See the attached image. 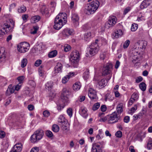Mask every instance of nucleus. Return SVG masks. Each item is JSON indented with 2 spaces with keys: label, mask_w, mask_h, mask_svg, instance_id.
Here are the masks:
<instances>
[{
  "label": "nucleus",
  "mask_w": 152,
  "mask_h": 152,
  "mask_svg": "<svg viewBox=\"0 0 152 152\" xmlns=\"http://www.w3.org/2000/svg\"><path fill=\"white\" fill-rule=\"evenodd\" d=\"M89 70L87 69L83 75V77L85 80H86L88 78L89 76Z\"/></svg>",
  "instance_id": "nucleus-37"
},
{
  "label": "nucleus",
  "mask_w": 152,
  "mask_h": 152,
  "mask_svg": "<svg viewBox=\"0 0 152 152\" xmlns=\"http://www.w3.org/2000/svg\"><path fill=\"white\" fill-rule=\"evenodd\" d=\"M26 9L25 6H23L18 9V11L19 13H23L26 11Z\"/></svg>",
  "instance_id": "nucleus-41"
},
{
  "label": "nucleus",
  "mask_w": 152,
  "mask_h": 152,
  "mask_svg": "<svg viewBox=\"0 0 152 152\" xmlns=\"http://www.w3.org/2000/svg\"><path fill=\"white\" fill-rule=\"evenodd\" d=\"M145 18L143 16H141V17H137V20L139 22L141 21L144 20Z\"/></svg>",
  "instance_id": "nucleus-63"
},
{
  "label": "nucleus",
  "mask_w": 152,
  "mask_h": 152,
  "mask_svg": "<svg viewBox=\"0 0 152 152\" xmlns=\"http://www.w3.org/2000/svg\"><path fill=\"white\" fill-rule=\"evenodd\" d=\"M53 85V83L52 82H48L45 84V88L48 90H50L52 88Z\"/></svg>",
  "instance_id": "nucleus-30"
},
{
  "label": "nucleus",
  "mask_w": 152,
  "mask_h": 152,
  "mask_svg": "<svg viewBox=\"0 0 152 152\" xmlns=\"http://www.w3.org/2000/svg\"><path fill=\"white\" fill-rule=\"evenodd\" d=\"M132 53L133 56H132L133 61H136L140 57V52L137 51L135 50L133 51Z\"/></svg>",
  "instance_id": "nucleus-20"
},
{
  "label": "nucleus",
  "mask_w": 152,
  "mask_h": 152,
  "mask_svg": "<svg viewBox=\"0 0 152 152\" xmlns=\"http://www.w3.org/2000/svg\"><path fill=\"white\" fill-rule=\"evenodd\" d=\"M90 3L88 4L85 8V12L88 15L93 14L97 10Z\"/></svg>",
  "instance_id": "nucleus-13"
},
{
  "label": "nucleus",
  "mask_w": 152,
  "mask_h": 152,
  "mask_svg": "<svg viewBox=\"0 0 152 152\" xmlns=\"http://www.w3.org/2000/svg\"><path fill=\"white\" fill-rule=\"evenodd\" d=\"M136 101L134 99L132 98H131L129 101V105L131 106V105L134 103V102Z\"/></svg>",
  "instance_id": "nucleus-61"
},
{
  "label": "nucleus",
  "mask_w": 152,
  "mask_h": 152,
  "mask_svg": "<svg viewBox=\"0 0 152 152\" xmlns=\"http://www.w3.org/2000/svg\"><path fill=\"white\" fill-rule=\"evenodd\" d=\"M88 95L91 99H96L97 96L96 91L92 88H90L89 90Z\"/></svg>",
  "instance_id": "nucleus-17"
},
{
  "label": "nucleus",
  "mask_w": 152,
  "mask_h": 152,
  "mask_svg": "<svg viewBox=\"0 0 152 152\" xmlns=\"http://www.w3.org/2000/svg\"><path fill=\"white\" fill-rule=\"evenodd\" d=\"M45 134L49 137H51L53 135L52 132L49 130L46 131L45 132Z\"/></svg>",
  "instance_id": "nucleus-48"
},
{
  "label": "nucleus",
  "mask_w": 152,
  "mask_h": 152,
  "mask_svg": "<svg viewBox=\"0 0 152 152\" xmlns=\"http://www.w3.org/2000/svg\"><path fill=\"white\" fill-rule=\"evenodd\" d=\"M67 22L66 14L63 13H59L55 18L53 28H61Z\"/></svg>",
  "instance_id": "nucleus-1"
},
{
  "label": "nucleus",
  "mask_w": 152,
  "mask_h": 152,
  "mask_svg": "<svg viewBox=\"0 0 152 152\" xmlns=\"http://www.w3.org/2000/svg\"><path fill=\"white\" fill-rule=\"evenodd\" d=\"M100 104L99 102H97L92 107V110L95 111L97 110L100 107Z\"/></svg>",
  "instance_id": "nucleus-42"
},
{
  "label": "nucleus",
  "mask_w": 152,
  "mask_h": 152,
  "mask_svg": "<svg viewBox=\"0 0 152 152\" xmlns=\"http://www.w3.org/2000/svg\"><path fill=\"white\" fill-rule=\"evenodd\" d=\"M131 97L137 101L138 98V96L136 93H134L131 96Z\"/></svg>",
  "instance_id": "nucleus-54"
},
{
  "label": "nucleus",
  "mask_w": 152,
  "mask_h": 152,
  "mask_svg": "<svg viewBox=\"0 0 152 152\" xmlns=\"http://www.w3.org/2000/svg\"><path fill=\"white\" fill-rule=\"evenodd\" d=\"M29 47V44L27 42H24L19 43L17 45V49L19 52L24 53L28 51Z\"/></svg>",
  "instance_id": "nucleus-7"
},
{
  "label": "nucleus",
  "mask_w": 152,
  "mask_h": 152,
  "mask_svg": "<svg viewBox=\"0 0 152 152\" xmlns=\"http://www.w3.org/2000/svg\"><path fill=\"white\" fill-rule=\"evenodd\" d=\"M8 30L6 29H0V36L4 35L6 33L8 32Z\"/></svg>",
  "instance_id": "nucleus-46"
},
{
  "label": "nucleus",
  "mask_w": 152,
  "mask_h": 152,
  "mask_svg": "<svg viewBox=\"0 0 152 152\" xmlns=\"http://www.w3.org/2000/svg\"><path fill=\"white\" fill-rule=\"evenodd\" d=\"M117 21V18L115 16H111L108 19V23L106 24V28H107V26L108 28H111L116 23Z\"/></svg>",
  "instance_id": "nucleus-10"
},
{
  "label": "nucleus",
  "mask_w": 152,
  "mask_h": 152,
  "mask_svg": "<svg viewBox=\"0 0 152 152\" xmlns=\"http://www.w3.org/2000/svg\"><path fill=\"white\" fill-rule=\"evenodd\" d=\"M140 88L143 91H144L146 90V84L143 83H141L139 85Z\"/></svg>",
  "instance_id": "nucleus-36"
},
{
  "label": "nucleus",
  "mask_w": 152,
  "mask_h": 152,
  "mask_svg": "<svg viewBox=\"0 0 152 152\" xmlns=\"http://www.w3.org/2000/svg\"><path fill=\"white\" fill-rule=\"evenodd\" d=\"M136 46L139 45L140 48L145 49L146 46L147 45V42L145 41H138L135 44Z\"/></svg>",
  "instance_id": "nucleus-21"
},
{
  "label": "nucleus",
  "mask_w": 152,
  "mask_h": 152,
  "mask_svg": "<svg viewBox=\"0 0 152 152\" xmlns=\"http://www.w3.org/2000/svg\"><path fill=\"white\" fill-rule=\"evenodd\" d=\"M15 88L14 87H12V85H10L6 91V94L7 96H9L12 94L14 93L15 91Z\"/></svg>",
  "instance_id": "nucleus-23"
},
{
  "label": "nucleus",
  "mask_w": 152,
  "mask_h": 152,
  "mask_svg": "<svg viewBox=\"0 0 152 152\" xmlns=\"http://www.w3.org/2000/svg\"><path fill=\"white\" fill-rule=\"evenodd\" d=\"M39 75L40 76L42 77L44 76V71L42 69H40L38 70Z\"/></svg>",
  "instance_id": "nucleus-59"
},
{
  "label": "nucleus",
  "mask_w": 152,
  "mask_h": 152,
  "mask_svg": "<svg viewBox=\"0 0 152 152\" xmlns=\"http://www.w3.org/2000/svg\"><path fill=\"white\" fill-rule=\"evenodd\" d=\"M111 67V65H106L103 69L102 75L105 76L110 74L111 72L110 69Z\"/></svg>",
  "instance_id": "nucleus-18"
},
{
  "label": "nucleus",
  "mask_w": 152,
  "mask_h": 152,
  "mask_svg": "<svg viewBox=\"0 0 152 152\" xmlns=\"http://www.w3.org/2000/svg\"><path fill=\"white\" fill-rule=\"evenodd\" d=\"M22 85L21 84H18L17 85L15 86L14 88L15 90L18 91H19L21 88Z\"/></svg>",
  "instance_id": "nucleus-56"
},
{
  "label": "nucleus",
  "mask_w": 152,
  "mask_h": 152,
  "mask_svg": "<svg viewBox=\"0 0 152 152\" xmlns=\"http://www.w3.org/2000/svg\"><path fill=\"white\" fill-rule=\"evenodd\" d=\"M46 48V46L45 44L42 43H40L39 46V51H42L45 50Z\"/></svg>",
  "instance_id": "nucleus-39"
},
{
  "label": "nucleus",
  "mask_w": 152,
  "mask_h": 152,
  "mask_svg": "<svg viewBox=\"0 0 152 152\" xmlns=\"http://www.w3.org/2000/svg\"><path fill=\"white\" fill-rule=\"evenodd\" d=\"M100 121H103V122H105L106 121H107L108 122V123H109V118H108V115L100 119Z\"/></svg>",
  "instance_id": "nucleus-53"
},
{
  "label": "nucleus",
  "mask_w": 152,
  "mask_h": 152,
  "mask_svg": "<svg viewBox=\"0 0 152 152\" xmlns=\"http://www.w3.org/2000/svg\"><path fill=\"white\" fill-rule=\"evenodd\" d=\"M27 60L26 58H23L21 60V66L22 68H24L26 66L27 64Z\"/></svg>",
  "instance_id": "nucleus-34"
},
{
  "label": "nucleus",
  "mask_w": 152,
  "mask_h": 152,
  "mask_svg": "<svg viewBox=\"0 0 152 152\" xmlns=\"http://www.w3.org/2000/svg\"><path fill=\"white\" fill-rule=\"evenodd\" d=\"M81 87V83L78 82L75 83L73 86V89L75 91H78Z\"/></svg>",
  "instance_id": "nucleus-28"
},
{
  "label": "nucleus",
  "mask_w": 152,
  "mask_h": 152,
  "mask_svg": "<svg viewBox=\"0 0 152 152\" xmlns=\"http://www.w3.org/2000/svg\"><path fill=\"white\" fill-rule=\"evenodd\" d=\"M42 63V61L41 60L39 59L36 61L34 63V65L36 66H38L41 64Z\"/></svg>",
  "instance_id": "nucleus-51"
},
{
  "label": "nucleus",
  "mask_w": 152,
  "mask_h": 152,
  "mask_svg": "<svg viewBox=\"0 0 152 152\" xmlns=\"http://www.w3.org/2000/svg\"><path fill=\"white\" fill-rule=\"evenodd\" d=\"M99 40H96L94 42L92 43L88 48V52L91 56H94L96 54L99 50V46L98 44Z\"/></svg>",
  "instance_id": "nucleus-4"
},
{
  "label": "nucleus",
  "mask_w": 152,
  "mask_h": 152,
  "mask_svg": "<svg viewBox=\"0 0 152 152\" xmlns=\"http://www.w3.org/2000/svg\"><path fill=\"white\" fill-rule=\"evenodd\" d=\"M91 32L88 31L84 34V39L86 41H89L91 38Z\"/></svg>",
  "instance_id": "nucleus-26"
},
{
  "label": "nucleus",
  "mask_w": 152,
  "mask_h": 152,
  "mask_svg": "<svg viewBox=\"0 0 152 152\" xmlns=\"http://www.w3.org/2000/svg\"><path fill=\"white\" fill-rule=\"evenodd\" d=\"M71 19L72 22L75 26V27H77L79 24V17L78 15L76 13L72 14L71 17Z\"/></svg>",
  "instance_id": "nucleus-15"
},
{
  "label": "nucleus",
  "mask_w": 152,
  "mask_h": 152,
  "mask_svg": "<svg viewBox=\"0 0 152 152\" xmlns=\"http://www.w3.org/2000/svg\"><path fill=\"white\" fill-rule=\"evenodd\" d=\"M65 105H58L57 106V109L58 111H61L64 107Z\"/></svg>",
  "instance_id": "nucleus-58"
},
{
  "label": "nucleus",
  "mask_w": 152,
  "mask_h": 152,
  "mask_svg": "<svg viewBox=\"0 0 152 152\" xmlns=\"http://www.w3.org/2000/svg\"><path fill=\"white\" fill-rule=\"evenodd\" d=\"M52 129L53 132H57L59 131V127L57 125L54 124L53 125Z\"/></svg>",
  "instance_id": "nucleus-35"
},
{
  "label": "nucleus",
  "mask_w": 152,
  "mask_h": 152,
  "mask_svg": "<svg viewBox=\"0 0 152 152\" xmlns=\"http://www.w3.org/2000/svg\"><path fill=\"white\" fill-rule=\"evenodd\" d=\"M147 148L148 150H151L152 149V138H149L148 140Z\"/></svg>",
  "instance_id": "nucleus-33"
},
{
  "label": "nucleus",
  "mask_w": 152,
  "mask_h": 152,
  "mask_svg": "<svg viewBox=\"0 0 152 152\" xmlns=\"http://www.w3.org/2000/svg\"><path fill=\"white\" fill-rule=\"evenodd\" d=\"M57 54V52L56 50H54L50 52L48 54V56L49 58H52L56 56Z\"/></svg>",
  "instance_id": "nucleus-31"
},
{
  "label": "nucleus",
  "mask_w": 152,
  "mask_h": 152,
  "mask_svg": "<svg viewBox=\"0 0 152 152\" xmlns=\"http://www.w3.org/2000/svg\"><path fill=\"white\" fill-rule=\"evenodd\" d=\"M5 136V133L4 132L2 131H0V138H4Z\"/></svg>",
  "instance_id": "nucleus-64"
},
{
  "label": "nucleus",
  "mask_w": 152,
  "mask_h": 152,
  "mask_svg": "<svg viewBox=\"0 0 152 152\" xmlns=\"http://www.w3.org/2000/svg\"><path fill=\"white\" fill-rule=\"evenodd\" d=\"M71 93L69 90L66 88H64L61 95V98L62 102L65 105L67 104L69 102V97Z\"/></svg>",
  "instance_id": "nucleus-5"
},
{
  "label": "nucleus",
  "mask_w": 152,
  "mask_h": 152,
  "mask_svg": "<svg viewBox=\"0 0 152 152\" xmlns=\"http://www.w3.org/2000/svg\"><path fill=\"white\" fill-rule=\"evenodd\" d=\"M44 132L42 130H38L35 132L30 137V141L31 143H35L38 142L42 137Z\"/></svg>",
  "instance_id": "nucleus-2"
},
{
  "label": "nucleus",
  "mask_w": 152,
  "mask_h": 152,
  "mask_svg": "<svg viewBox=\"0 0 152 152\" xmlns=\"http://www.w3.org/2000/svg\"><path fill=\"white\" fill-rule=\"evenodd\" d=\"M22 149V145L21 143L16 144L11 151L12 152H20Z\"/></svg>",
  "instance_id": "nucleus-16"
},
{
  "label": "nucleus",
  "mask_w": 152,
  "mask_h": 152,
  "mask_svg": "<svg viewBox=\"0 0 152 152\" xmlns=\"http://www.w3.org/2000/svg\"><path fill=\"white\" fill-rule=\"evenodd\" d=\"M75 75V73L73 72H70L66 76L69 79L70 78L72 77Z\"/></svg>",
  "instance_id": "nucleus-57"
},
{
  "label": "nucleus",
  "mask_w": 152,
  "mask_h": 152,
  "mask_svg": "<svg viewBox=\"0 0 152 152\" xmlns=\"http://www.w3.org/2000/svg\"><path fill=\"white\" fill-rule=\"evenodd\" d=\"M94 79L97 81V85L99 88H102L104 87L107 83V80L106 79H100L97 76H95Z\"/></svg>",
  "instance_id": "nucleus-9"
},
{
  "label": "nucleus",
  "mask_w": 152,
  "mask_h": 152,
  "mask_svg": "<svg viewBox=\"0 0 152 152\" xmlns=\"http://www.w3.org/2000/svg\"><path fill=\"white\" fill-rule=\"evenodd\" d=\"M39 148L37 147H35L31 148L30 152H38L39 151Z\"/></svg>",
  "instance_id": "nucleus-52"
},
{
  "label": "nucleus",
  "mask_w": 152,
  "mask_h": 152,
  "mask_svg": "<svg viewBox=\"0 0 152 152\" xmlns=\"http://www.w3.org/2000/svg\"><path fill=\"white\" fill-rule=\"evenodd\" d=\"M41 12L43 14H48L49 13L48 10L45 7H42L41 10Z\"/></svg>",
  "instance_id": "nucleus-45"
},
{
  "label": "nucleus",
  "mask_w": 152,
  "mask_h": 152,
  "mask_svg": "<svg viewBox=\"0 0 152 152\" xmlns=\"http://www.w3.org/2000/svg\"><path fill=\"white\" fill-rule=\"evenodd\" d=\"M58 124L62 127L64 130L68 131V129L67 126V123L64 117L62 115L60 116L58 119Z\"/></svg>",
  "instance_id": "nucleus-8"
},
{
  "label": "nucleus",
  "mask_w": 152,
  "mask_h": 152,
  "mask_svg": "<svg viewBox=\"0 0 152 152\" xmlns=\"http://www.w3.org/2000/svg\"><path fill=\"white\" fill-rule=\"evenodd\" d=\"M124 121L126 123H128L130 120V118L129 116H125L124 118Z\"/></svg>",
  "instance_id": "nucleus-62"
},
{
  "label": "nucleus",
  "mask_w": 152,
  "mask_h": 152,
  "mask_svg": "<svg viewBox=\"0 0 152 152\" xmlns=\"http://www.w3.org/2000/svg\"><path fill=\"white\" fill-rule=\"evenodd\" d=\"M104 145V142H98L93 143L92 145L91 152H105L102 150Z\"/></svg>",
  "instance_id": "nucleus-6"
},
{
  "label": "nucleus",
  "mask_w": 152,
  "mask_h": 152,
  "mask_svg": "<svg viewBox=\"0 0 152 152\" xmlns=\"http://www.w3.org/2000/svg\"><path fill=\"white\" fill-rule=\"evenodd\" d=\"M94 8L97 10L99 6V2L97 0H94L90 3Z\"/></svg>",
  "instance_id": "nucleus-27"
},
{
  "label": "nucleus",
  "mask_w": 152,
  "mask_h": 152,
  "mask_svg": "<svg viewBox=\"0 0 152 152\" xmlns=\"http://www.w3.org/2000/svg\"><path fill=\"white\" fill-rule=\"evenodd\" d=\"M71 49L70 46L68 45H65L64 46V51L66 52H67L70 50Z\"/></svg>",
  "instance_id": "nucleus-47"
},
{
  "label": "nucleus",
  "mask_w": 152,
  "mask_h": 152,
  "mask_svg": "<svg viewBox=\"0 0 152 152\" xmlns=\"http://www.w3.org/2000/svg\"><path fill=\"white\" fill-rule=\"evenodd\" d=\"M6 60V54L5 53H3L0 57V62L4 63Z\"/></svg>",
  "instance_id": "nucleus-40"
},
{
  "label": "nucleus",
  "mask_w": 152,
  "mask_h": 152,
  "mask_svg": "<svg viewBox=\"0 0 152 152\" xmlns=\"http://www.w3.org/2000/svg\"><path fill=\"white\" fill-rule=\"evenodd\" d=\"M123 104L122 103H120L117 106V111L118 114H121L123 111Z\"/></svg>",
  "instance_id": "nucleus-29"
},
{
  "label": "nucleus",
  "mask_w": 152,
  "mask_h": 152,
  "mask_svg": "<svg viewBox=\"0 0 152 152\" xmlns=\"http://www.w3.org/2000/svg\"><path fill=\"white\" fill-rule=\"evenodd\" d=\"M130 43V41L129 40H127L125 42L123 45V48L124 49L127 48Z\"/></svg>",
  "instance_id": "nucleus-44"
},
{
  "label": "nucleus",
  "mask_w": 152,
  "mask_h": 152,
  "mask_svg": "<svg viewBox=\"0 0 152 152\" xmlns=\"http://www.w3.org/2000/svg\"><path fill=\"white\" fill-rule=\"evenodd\" d=\"M80 54L78 51L75 50L72 51L70 55V59L72 64L75 67H77L78 61L79 60Z\"/></svg>",
  "instance_id": "nucleus-3"
},
{
  "label": "nucleus",
  "mask_w": 152,
  "mask_h": 152,
  "mask_svg": "<svg viewBox=\"0 0 152 152\" xmlns=\"http://www.w3.org/2000/svg\"><path fill=\"white\" fill-rule=\"evenodd\" d=\"M25 78V77L23 76H21L18 77L17 79L19 82L18 84H21V85H22L23 83V80Z\"/></svg>",
  "instance_id": "nucleus-38"
},
{
  "label": "nucleus",
  "mask_w": 152,
  "mask_h": 152,
  "mask_svg": "<svg viewBox=\"0 0 152 152\" xmlns=\"http://www.w3.org/2000/svg\"><path fill=\"white\" fill-rule=\"evenodd\" d=\"M69 79V78L66 75L62 78V83L64 84L66 83L68 81Z\"/></svg>",
  "instance_id": "nucleus-55"
},
{
  "label": "nucleus",
  "mask_w": 152,
  "mask_h": 152,
  "mask_svg": "<svg viewBox=\"0 0 152 152\" xmlns=\"http://www.w3.org/2000/svg\"><path fill=\"white\" fill-rule=\"evenodd\" d=\"M15 26V22L12 19H9L6 21L2 26V28H13Z\"/></svg>",
  "instance_id": "nucleus-11"
},
{
  "label": "nucleus",
  "mask_w": 152,
  "mask_h": 152,
  "mask_svg": "<svg viewBox=\"0 0 152 152\" xmlns=\"http://www.w3.org/2000/svg\"><path fill=\"white\" fill-rule=\"evenodd\" d=\"M43 114L44 117L47 118L50 116V113L48 110H45L43 111Z\"/></svg>",
  "instance_id": "nucleus-43"
},
{
  "label": "nucleus",
  "mask_w": 152,
  "mask_h": 152,
  "mask_svg": "<svg viewBox=\"0 0 152 152\" xmlns=\"http://www.w3.org/2000/svg\"><path fill=\"white\" fill-rule=\"evenodd\" d=\"M109 124H112L118 122L119 118L117 116L115 112H113L112 114L108 115Z\"/></svg>",
  "instance_id": "nucleus-12"
},
{
  "label": "nucleus",
  "mask_w": 152,
  "mask_h": 152,
  "mask_svg": "<svg viewBox=\"0 0 152 152\" xmlns=\"http://www.w3.org/2000/svg\"><path fill=\"white\" fill-rule=\"evenodd\" d=\"M62 68V66L61 64L58 63L55 67L54 70L56 73L61 72Z\"/></svg>",
  "instance_id": "nucleus-25"
},
{
  "label": "nucleus",
  "mask_w": 152,
  "mask_h": 152,
  "mask_svg": "<svg viewBox=\"0 0 152 152\" xmlns=\"http://www.w3.org/2000/svg\"><path fill=\"white\" fill-rule=\"evenodd\" d=\"M63 34L66 36H69L74 34L73 29H64L62 32Z\"/></svg>",
  "instance_id": "nucleus-22"
},
{
  "label": "nucleus",
  "mask_w": 152,
  "mask_h": 152,
  "mask_svg": "<svg viewBox=\"0 0 152 152\" xmlns=\"http://www.w3.org/2000/svg\"><path fill=\"white\" fill-rule=\"evenodd\" d=\"M40 19V17L39 15H36L32 17L31 21L34 23L38 22Z\"/></svg>",
  "instance_id": "nucleus-32"
},
{
  "label": "nucleus",
  "mask_w": 152,
  "mask_h": 152,
  "mask_svg": "<svg viewBox=\"0 0 152 152\" xmlns=\"http://www.w3.org/2000/svg\"><path fill=\"white\" fill-rule=\"evenodd\" d=\"M38 30V29H31L30 32L31 34H35L37 33Z\"/></svg>",
  "instance_id": "nucleus-60"
},
{
  "label": "nucleus",
  "mask_w": 152,
  "mask_h": 152,
  "mask_svg": "<svg viewBox=\"0 0 152 152\" xmlns=\"http://www.w3.org/2000/svg\"><path fill=\"white\" fill-rule=\"evenodd\" d=\"M123 34V32L121 29H115L111 34L112 38L115 39L121 37Z\"/></svg>",
  "instance_id": "nucleus-14"
},
{
  "label": "nucleus",
  "mask_w": 152,
  "mask_h": 152,
  "mask_svg": "<svg viewBox=\"0 0 152 152\" xmlns=\"http://www.w3.org/2000/svg\"><path fill=\"white\" fill-rule=\"evenodd\" d=\"M80 114L83 117L86 118L88 116L87 109L84 107H82L80 111Z\"/></svg>",
  "instance_id": "nucleus-19"
},
{
  "label": "nucleus",
  "mask_w": 152,
  "mask_h": 152,
  "mask_svg": "<svg viewBox=\"0 0 152 152\" xmlns=\"http://www.w3.org/2000/svg\"><path fill=\"white\" fill-rule=\"evenodd\" d=\"M150 5V4L148 0H144L141 4L140 7L141 9H143L146 8Z\"/></svg>",
  "instance_id": "nucleus-24"
},
{
  "label": "nucleus",
  "mask_w": 152,
  "mask_h": 152,
  "mask_svg": "<svg viewBox=\"0 0 152 152\" xmlns=\"http://www.w3.org/2000/svg\"><path fill=\"white\" fill-rule=\"evenodd\" d=\"M115 135L118 138H121L122 135V132L120 131H118L116 132Z\"/></svg>",
  "instance_id": "nucleus-50"
},
{
  "label": "nucleus",
  "mask_w": 152,
  "mask_h": 152,
  "mask_svg": "<svg viewBox=\"0 0 152 152\" xmlns=\"http://www.w3.org/2000/svg\"><path fill=\"white\" fill-rule=\"evenodd\" d=\"M67 113L68 115L70 117H71L72 115V109L71 108H69L67 110Z\"/></svg>",
  "instance_id": "nucleus-49"
}]
</instances>
